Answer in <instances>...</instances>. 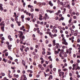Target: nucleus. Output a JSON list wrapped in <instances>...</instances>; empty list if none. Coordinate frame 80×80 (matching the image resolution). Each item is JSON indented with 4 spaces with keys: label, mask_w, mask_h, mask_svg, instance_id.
<instances>
[{
    "label": "nucleus",
    "mask_w": 80,
    "mask_h": 80,
    "mask_svg": "<svg viewBox=\"0 0 80 80\" xmlns=\"http://www.w3.org/2000/svg\"><path fill=\"white\" fill-rule=\"evenodd\" d=\"M19 33H20L19 36V37L20 38H22V39H25V36H22L23 35V32L21 31H19L18 32Z\"/></svg>",
    "instance_id": "obj_1"
},
{
    "label": "nucleus",
    "mask_w": 80,
    "mask_h": 80,
    "mask_svg": "<svg viewBox=\"0 0 80 80\" xmlns=\"http://www.w3.org/2000/svg\"><path fill=\"white\" fill-rule=\"evenodd\" d=\"M77 66H78V63H76V64H73L72 66L73 68H72V70H75V67H77Z\"/></svg>",
    "instance_id": "obj_2"
},
{
    "label": "nucleus",
    "mask_w": 80,
    "mask_h": 80,
    "mask_svg": "<svg viewBox=\"0 0 80 80\" xmlns=\"http://www.w3.org/2000/svg\"><path fill=\"white\" fill-rule=\"evenodd\" d=\"M62 44H64V45H68V43L66 42V39H65V40L63 42H62Z\"/></svg>",
    "instance_id": "obj_3"
},
{
    "label": "nucleus",
    "mask_w": 80,
    "mask_h": 80,
    "mask_svg": "<svg viewBox=\"0 0 80 80\" xmlns=\"http://www.w3.org/2000/svg\"><path fill=\"white\" fill-rule=\"evenodd\" d=\"M49 5H50L51 7H52L53 5L52 3V2L51 1H49L48 3Z\"/></svg>",
    "instance_id": "obj_4"
},
{
    "label": "nucleus",
    "mask_w": 80,
    "mask_h": 80,
    "mask_svg": "<svg viewBox=\"0 0 80 80\" xmlns=\"http://www.w3.org/2000/svg\"><path fill=\"white\" fill-rule=\"evenodd\" d=\"M23 39H23V38H20V40L21 41V42H20V43H21V44H22L23 42Z\"/></svg>",
    "instance_id": "obj_5"
},
{
    "label": "nucleus",
    "mask_w": 80,
    "mask_h": 80,
    "mask_svg": "<svg viewBox=\"0 0 80 80\" xmlns=\"http://www.w3.org/2000/svg\"><path fill=\"white\" fill-rule=\"evenodd\" d=\"M22 76L24 80H27V77H26V76L25 74L23 75Z\"/></svg>",
    "instance_id": "obj_6"
},
{
    "label": "nucleus",
    "mask_w": 80,
    "mask_h": 80,
    "mask_svg": "<svg viewBox=\"0 0 80 80\" xmlns=\"http://www.w3.org/2000/svg\"><path fill=\"white\" fill-rule=\"evenodd\" d=\"M45 17H46L47 18V19H49V18H50L49 17V16L48 15H47V13H45Z\"/></svg>",
    "instance_id": "obj_7"
},
{
    "label": "nucleus",
    "mask_w": 80,
    "mask_h": 80,
    "mask_svg": "<svg viewBox=\"0 0 80 80\" xmlns=\"http://www.w3.org/2000/svg\"><path fill=\"white\" fill-rule=\"evenodd\" d=\"M22 63L23 65H24V66L25 67V62L24 60H22Z\"/></svg>",
    "instance_id": "obj_8"
},
{
    "label": "nucleus",
    "mask_w": 80,
    "mask_h": 80,
    "mask_svg": "<svg viewBox=\"0 0 80 80\" xmlns=\"http://www.w3.org/2000/svg\"><path fill=\"white\" fill-rule=\"evenodd\" d=\"M77 55H78L77 56V58H80V54H79V53L78 52L76 54Z\"/></svg>",
    "instance_id": "obj_9"
},
{
    "label": "nucleus",
    "mask_w": 80,
    "mask_h": 80,
    "mask_svg": "<svg viewBox=\"0 0 80 80\" xmlns=\"http://www.w3.org/2000/svg\"><path fill=\"white\" fill-rule=\"evenodd\" d=\"M2 60L3 62H4L5 63H6V62H7L8 61V60L5 59V58H3Z\"/></svg>",
    "instance_id": "obj_10"
},
{
    "label": "nucleus",
    "mask_w": 80,
    "mask_h": 80,
    "mask_svg": "<svg viewBox=\"0 0 80 80\" xmlns=\"http://www.w3.org/2000/svg\"><path fill=\"white\" fill-rule=\"evenodd\" d=\"M51 54H52V53H51V52H47V55H51Z\"/></svg>",
    "instance_id": "obj_11"
},
{
    "label": "nucleus",
    "mask_w": 80,
    "mask_h": 80,
    "mask_svg": "<svg viewBox=\"0 0 80 80\" xmlns=\"http://www.w3.org/2000/svg\"><path fill=\"white\" fill-rule=\"evenodd\" d=\"M23 28H24V26H22V27L20 28V30H22Z\"/></svg>",
    "instance_id": "obj_12"
},
{
    "label": "nucleus",
    "mask_w": 80,
    "mask_h": 80,
    "mask_svg": "<svg viewBox=\"0 0 80 80\" xmlns=\"http://www.w3.org/2000/svg\"><path fill=\"white\" fill-rule=\"evenodd\" d=\"M40 11V10L39 9H37V8H35V11L36 12H39V11Z\"/></svg>",
    "instance_id": "obj_13"
},
{
    "label": "nucleus",
    "mask_w": 80,
    "mask_h": 80,
    "mask_svg": "<svg viewBox=\"0 0 80 80\" xmlns=\"http://www.w3.org/2000/svg\"><path fill=\"white\" fill-rule=\"evenodd\" d=\"M24 17H25L24 15H22L21 16V19H23V18H24Z\"/></svg>",
    "instance_id": "obj_14"
},
{
    "label": "nucleus",
    "mask_w": 80,
    "mask_h": 80,
    "mask_svg": "<svg viewBox=\"0 0 80 80\" xmlns=\"http://www.w3.org/2000/svg\"><path fill=\"white\" fill-rule=\"evenodd\" d=\"M15 17L16 18H15V21H17L18 20V18H17L18 17V16H17V17H16V16H15Z\"/></svg>",
    "instance_id": "obj_15"
},
{
    "label": "nucleus",
    "mask_w": 80,
    "mask_h": 80,
    "mask_svg": "<svg viewBox=\"0 0 80 80\" xmlns=\"http://www.w3.org/2000/svg\"><path fill=\"white\" fill-rule=\"evenodd\" d=\"M53 46H55V40L53 41Z\"/></svg>",
    "instance_id": "obj_16"
},
{
    "label": "nucleus",
    "mask_w": 80,
    "mask_h": 80,
    "mask_svg": "<svg viewBox=\"0 0 80 80\" xmlns=\"http://www.w3.org/2000/svg\"><path fill=\"white\" fill-rule=\"evenodd\" d=\"M27 20L28 21H30V18H26V20Z\"/></svg>",
    "instance_id": "obj_17"
},
{
    "label": "nucleus",
    "mask_w": 80,
    "mask_h": 80,
    "mask_svg": "<svg viewBox=\"0 0 80 80\" xmlns=\"http://www.w3.org/2000/svg\"><path fill=\"white\" fill-rule=\"evenodd\" d=\"M60 73L61 74V75H64V72H60Z\"/></svg>",
    "instance_id": "obj_18"
},
{
    "label": "nucleus",
    "mask_w": 80,
    "mask_h": 80,
    "mask_svg": "<svg viewBox=\"0 0 80 80\" xmlns=\"http://www.w3.org/2000/svg\"><path fill=\"white\" fill-rule=\"evenodd\" d=\"M10 4L12 6H13V4L12 2H10Z\"/></svg>",
    "instance_id": "obj_19"
},
{
    "label": "nucleus",
    "mask_w": 80,
    "mask_h": 80,
    "mask_svg": "<svg viewBox=\"0 0 80 80\" xmlns=\"http://www.w3.org/2000/svg\"><path fill=\"white\" fill-rule=\"evenodd\" d=\"M0 10L1 11H3V8L2 7H0Z\"/></svg>",
    "instance_id": "obj_20"
},
{
    "label": "nucleus",
    "mask_w": 80,
    "mask_h": 80,
    "mask_svg": "<svg viewBox=\"0 0 80 80\" xmlns=\"http://www.w3.org/2000/svg\"><path fill=\"white\" fill-rule=\"evenodd\" d=\"M8 76L9 77V78H12V76H11L10 75V74H8Z\"/></svg>",
    "instance_id": "obj_21"
},
{
    "label": "nucleus",
    "mask_w": 80,
    "mask_h": 80,
    "mask_svg": "<svg viewBox=\"0 0 80 80\" xmlns=\"http://www.w3.org/2000/svg\"><path fill=\"white\" fill-rule=\"evenodd\" d=\"M59 53V52H58V51H55V54H57L58 53Z\"/></svg>",
    "instance_id": "obj_22"
},
{
    "label": "nucleus",
    "mask_w": 80,
    "mask_h": 80,
    "mask_svg": "<svg viewBox=\"0 0 80 80\" xmlns=\"http://www.w3.org/2000/svg\"><path fill=\"white\" fill-rule=\"evenodd\" d=\"M42 5H46V3H45V2H43L42 3Z\"/></svg>",
    "instance_id": "obj_23"
},
{
    "label": "nucleus",
    "mask_w": 80,
    "mask_h": 80,
    "mask_svg": "<svg viewBox=\"0 0 80 80\" xmlns=\"http://www.w3.org/2000/svg\"><path fill=\"white\" fill-rule=\"evenodd\" d=\"M39 19L40 20H41V21H42V20H43V18H42L39 17Z\"/></svg>",
    "instance_id": "obj_24"
},
{
    "label": "nucleus",
    "mask_w": 80,
    "mask_h": 80,
    "mask_svg": "<svg viewBox=\"0 0 80 80\" xmlns=\"http://www.w3.org/2000/svg\"><path fill=\"white\" fill-rule=\"evenodd\" d=\"M8 63H12V61H10V60H8Z\"/></svg>",
    "instance_id": "obj_25"
},
{
    "label": "nucleus",
    "mask_w": 80,
    "mask_h": 80,
    "mask_svg": "<svg viewBox=\"0 0 80 80\" xmlns=\"http://www.w3.org/2000/svg\"><path fill=\"white\" fill-rule=\"evenodd\" d=\"M49 77L51 78V79H52V78H53V76L52 75H50Z\"/></svg>",
    "instance_id": "obj_26"
},
{
    "label": "nucleus",
    "mask_w": 80,
    "mask_h": 80,
    "mask_svg": "<svg viewBox=\"0 0 80 80\" xmlns=\"http://www.w3.org/2000/svg\"><path fill=\"white\" fill-rule=\"evenodd\" d=\"M59 4H60V5H63V2H60L59 3Z\"/></svg>",
    "instance_id": "obj_27"
},
{
    "label": "nucleus",
    "mask_w": 80,
    "mask_h": 80,
    "mask_svg": "<svg viewBox=\"0 0 80 80\" xmlns=\"http://www.w3.org/2000/svg\"><path fill=\"white\" fill-rule=\"evenodd\" d=\"M7 49H5L2 52L3 53H5V52H7Z\"/></svg>",
    "instance_id": "obj_28"
},
{
    "label": "nucleus",
    "mask_w": 80,
    "mask_h": 80,
    "mask_svg": "<svg viewBox=\"0 0 80 80\" xmlns=\"http://www.w3.org/2000/svg\"><path fill=\"white\" fill-rule=\"evenodd\" d=\"M49 67L50 68H52V67H53V66H52V64L50 65Z\"/></svg>",
    "instance_id": "obj_29"
},
{
    "label": "nucleus",
    "mask_w": 80,
    "mask_h": 80,
    "mask_svg": "<svg viewBox=\"0 0 80 80\" xmlns=\"http://www.w3.org/2000/svg\"><path fill=\"white\" fill-rule=\"evenodd\" d=\"M36 21V18H35V19H34L32 20L33 22H35V21Z\"/></svg>",
    "instance_id": "obj_30"
},
{
    "label": "nucleus",
    "mask_w": 80,
    "mask_h": 80,
    "mask_svg": "<svg viewBox=\"0 0 80 80\" xmlns=\"http://www.w3.org/2000/svg\"><path fill=\"white\" fill-rule=\"evenodd\" d=\"M38 67L39 68H42V65L41 64H39L38 65Z\"/></svg>",
    "instance_id": "obj_31"
},
{
    "label": "nucleus",
    "mask_w": 80,
    "mask_h": 80,
    "mask_svg": "<svg viewBox=\"0 0 80 80\" xmlns=\"http://www.w3.org/2000/svg\"><path fill=\"white\" fill-rule=\"evenodd\" d=\"M0 25H3V26H5V24L2 23V22H1Z\"/></svg>",
    "instance_id": "obj_32"
},
{
    "label": "nucleus",
    "mask_w": 80,
    "mask_h": 80,
    "mask_svg": "<svg viewBox=\"0 0 80 80\" xmlns=\"http://www.w3.org/2000/svg\"><path fill=\"white\" fill-rule=\"evenodd\" d=\"M8 52H6L5 53V56L7 57V56H8Z\"/></svg>",
    "instance_id": "obj_33"
},
{
    "label": "nucleus",
    "mask_w": 80,
    "mask_h": 80,
    "mask_svg": "<svg viewBox=\"0 0 80 80\" xmlns=\"http://www.w3.org/2000/svg\"><path fill=\"white\" fill-rule=\"evenodd\" d=\"M48 40H47L46 41V44H48Z\"/></svg>",
    "instance_id": "obj_34"
},
{
    "label": "nucleus",
    "mask_w": 80,
    "mask_h": 80,
    "mask_svg": "<svg viewBox=\"0 0 80 80\" xmlns=\"http://www.w3.org/2000/svg\"><path fill=\"white\" fill-rule=\"evenodd\" d=\"M71 19L72 18H71L69 20V23H71V22H72V20Z\"/></svg>",
    "instance_id": "obj_35"
},
{
    "label": "nucleus",
    "mask_w": 80,
    "mask_h": 80,
    "mask_svg": "<svg viewBox=\"0 0 80 80\" xmlns=\"http://www.w3.org/2000/svg\"><path fill=\"white\" fill-rule=\"evenodd\" d=\"M60 0H58L57 3H58V4H60Z\"/></svg>",
    "instance_id": "obj_36"
},
{
    "label": "nucleus",
    "mask_w": 80,
    "mask_h": 80,
    "mask_svg": "<svg viewBox=\"0 0 80 80\" xmlns=\"http://www.w3.org/2000/svg\"><path fill=\"white\" fill-rule=\"evenodd\" d=\"M50 71V69L48 68L47 70H46V72H49Z\"/></svg>",
    "instance_id": "obj_37"
},
{
    "label": "nucleus",
    "mask_w": 80,
    "mask_h": 80,
    "mask_svg": "<svg viewBox=\"0 0 80 80\" xmlns=\"http://www.w3.org/2000/svg\"><path fill=\"white\" fill-rule=\"evenodd\" d=\"M49 12L50 13H53V11H49Z\"/></svg>",
    "instance_id": "obj_38"
},
{
    "label": "nucleus",
    "mask_w": 80,
    "mask_h": 80,
    "mask_svg": "<svg viewBox=\"0 0 80 80\" xmlns=\"http://www.w3.org/2000/svg\"><path fill=\"white\" fill-rule=\"evenodd\" d=\"M11 19L12 22H14V19H13V18H11Z\"/></svg>",
    "instance_id": "obj_39"
},
{
    "label": "nucleus",
    "mask_w": 80,
    "mask_h": 80,
    "mask_svg": "<svg viewBox=\"0 0 80 80\" xmlns=\"http://www.w3.org/2000/svg\"><path fill=\"white\" fill-rule=\"evenodd\" d=\"M56 28V27H55V26H54L53 28V30H55Z\"/></svg>",
    "instance_id": "obj_40"
},
{
    "label": "nucleus",
    "mask_w": 80,
    "mask_h": 80,
    "mask_svg": "<svg viewBox=\"0 0 80 80\" xmlns=\"http://www.w3.org/2000/svg\"><path fill=\"white\" fill-rule=\"evenodd\" d=\"M42 55H44V54H45V52L43 51L42 52Z\"/></svg>",
    "instance_id": "obj_41"
},
{
    "label": "nucleus",
    "mask_w": 80,
    "mask_h": 80,
    "mask_svg": "<svg viewBox=\"0 0 80 80\" xmlns=\"http://www.w3.org/2000/svg\"><path fill=\"white\" fill-rule=\"evenodd\" d=\"M20 42V41L19 40V39H17V43H18L19 42Z\"/></svg>",
    "instance_id": "obj_42"
},
{
    "label": "nucleus",
    "mask_w": 80,
    "mask_h": 80,
    "mask_svg": "<svg viewBox=\"0 0 80 80\" xmlns=\"http://www.w3.org/2000/svg\"><path fill=\"white\" fill-rule=\"evenodd\" d=\"M67 6L69 9H70V5H69L68 4Z\"/></svg>",
    "instance_id": "obj_43"
},
{
    "label": "nucleus",
    "mask_w": 80,
    "mask_h": 80,
    "mask_svg": "<svg viewBox=\"0 0 80 80\" xmlns=\"http://www.w3.org/2000/svg\"><path fill=\"white\" fill-rule=\"evenodd\" d=\"M11 27L12 28H13L14 27H13V24H11Z\"/></svg>",
    "instance_id": "obj_44"
},
{
    "label": "nucleus",
    "mask_w": 80,
    "mask_h": 80,
    "mask_svg": "<svg viewBox=\"0 0 80 80\" xmlns=\"http://www.w3.org/2000/svg\"><path fill=\"white\" fill-rule=\"evenodd\" d=\"M61 20H64V18L63 17H61Z\"/></svg>",
    "instance_id": "obj_45"
},
{
    "label": "nucleus",
    "mask_w": 80,
    "mask_h": 80,
    "mask_svg": "<svg viewBox=\"0 0 80 80\" xmlns=\"http://www.w3.org/2000/svg\"><path fill=\"white\" fill-rule=\"evenodd\" d=\"M6 43L8 45H9V42H7Z\"/></svg>",
    "instance_id": "obj_46"
},
{
    "label": "nucleus",
    "mask_w": 80,
    "mask_h": 80,
    "mask_svg": "<svg viewBox=\"0 0 80 80\" xmlns=\"http://www.w3.org/2000/svg\"><path fill=\"white\" fill-rule=\"evenodd\" d=\"M80 40L79 39H78L77 40V42H78V43H80Z\"/></svg>",
    "instance_id": "obj_47"
},
{
    "label": "nucleus",
    "mask_w": 80,
    "mask_h": 80,
    "mask_svg": "<svg viewBox=\"0 0 80 80\" xmlns=\"http://www.w3.org/2000/svg\"><path fill=\"white\" fill-rule=\"evenodd\" d=\"M54 32H55V33H57V29H55L54 31Z\"/></svg>",
    "instance_id": "obj_48"
},
{
    "label": "nucleus",
    "mask_w": 80,
    "mask_h": 80,
    "mask_svg": "<svg viewBox=\"0 0 80 80\" xmlns=\"http://www.w3.org/2000/svg\"><path fill=\"white\" fill-rule=\"evenodd\" d=\"M22 73L23 74H25V70L23 71Z\"/></svg>",
    "instance_id": "obj_49"
},
{
    "label": "nucleus",
    "mask_w": 80,
    "mask_h": 80,
    "mask_svg": "<svg viewBox=\"0 0 80 80\" xmlns=\"http://www.w3.org/2000/svg\"><path fill=\"white\" fill-rule=\"evenodd\" d=\"M30 49L31 50H33V47H30Z\"/></svg>",
    "instance_id": "obj_50"
},
{
    "label": "nucleus",
    "mask_w": 80,
    "mask_h": 80,
    "mask_svg": "<svg viewBox=\"0 0 80 80\" xmlns=\"http://www.w3.org/2000/svg\"><path fill=\"white\" fill-rule=\"evenodd\" d=\"M20 49L21 51H22V52H23V49L22 48H20Z\"/></svg>",
    "instance_id": "obj_51"
},
{
    "label": "nucleus",
    "mask_w": 80,
    "mask_h": 80,
    "mask_svg": "<svg viewBox=\"0 0 80 80\" xmlns=\"http://www.w3.org/2000/svg\"><path fill=\"white\" fill-rule=\"evenodd\" d=\"M72 5L73 6H74V5H75V2H72Z\"/></svg>",
    "instance_id": "obj_52"
},
{
    "label": "nucleus",
    "mask_w": 80,
    "mask_h": 80,
    "mask_svg": "<svg viewBox=\"0 0 80 80\" xmlns=\"http://www.w3.org/2000/svg\"><path fill=\"white\" fill-rule=\"evenodd\" d=\"M56 62H58V60H59L58 58H56Z\"/></svg>",
    "instance_id": "obj_53"
},
{
    "label": "nucleus",
    "mask_w": 80,
    "mask_h": 80,
    "mask_svg": "<svg viewBox=\"0 0 80 80\" xmlns=\"http://www.w3.org/2000/svg\"><path fill=\"white\" fill-rule=\"evenodd\" d=\"M58 12L59 14H60V13H61V11H60V10H59L58 11Z\"/></svg>",
    "instance_id": "obj_54"
},
{
    "label": "nucleus",
    "mask_w": 80,
    "mask_h": 80,
    "mask_svg": "<svg viewBox=\"0 0 80 80\" xmlns=\"http://www.w3.org/2000/svg\"><path fill=\"white\" fill-rule=\"evenodd\" d=\"M29 75L30 77H32V74H29Z\"/></svg>",
    "instance_id": "obj_55"
},
{
    "label": "nucleus",
    "mask_w": 80,
    "mask_h": 80,
    "mask_svg": "<svg viewBox=\"0 0 80 80\" xmlns=\"http://www.w3.org/2000/svg\"><path fill=\"white\" fill-rule=\"evenodd\" d=\"M39 17L40 18H42L43 17V16L42 15H41V14H40Z\"/></svg>",
    "instance_id": "obj_56"
},
{
    "label": "nucleus",
    "mask_w": 80,
    "mask_h": 80,
    "mask_svg": "<svg viewBox=\"0 0 80 80\" xmlns=\"http://www.w3.org/2000/svg\"><path fill=\"white\" fill-rule=\"evenodd\" d=\"M32 54L33 55H36V53H35V52H32Z\"/></svg>",
    "instance_id": "obj_57"
},
{
    "label": "nucleus",
    "mask_w": 80,
    "mask_h": 80,
    "mask_svg": "<svg viewBox=\"0 0 80 80\" xmlns=\"http://www.w3.org/2000/svg\"><path fill=\"white\" fill-rule=\"evenodd\" d=\"M77 47H80V44H78L77 45Z\"/></svg>",
    "instance_id": "obj_58"
},
{
    "label": "nucleus",
    "mask_w": 80,
    "mask_h": 80,
    "mask_svg": "<svg viewBox=\"0 0 80 80\" xmlns=\"http://www.w3.org/2000/svg\"><path fill=\"white\" fill-rule=\"evenodd\" d=\"M36 58H38V55H36Z\"/></svg>",
    "instance_id": "obj_59"
},
{
    "label": "nucleus",
    "mask_w": 80,
    "mask_h": 80,
    "mask_svg": "<svg viewBox=\"0 0 80 80\" xmlns=\"http://www.w3.org/2000/svg\"><path fill=\"white\" fill-rule=\"evenodd\" d=\"M58 28H59V29L60 30H62V27L61 26H59Z\"/></svg>",
    "instance_id": "obj_60"
},
{
    "label": "nucleus",
    "mask_w": 80,
    "mask_h": 80,
    "mask_svg": "<svg viewBox=\"0 0 80 80\" xmlns=\"http://www.w3.org/2000/svg\"><path fill=\"white\" fill-rule=\"evenodd\" d=\"M66 53H67V54L68 53V49L66 50Z\"/></svg>",
    "instance_id": "obj_61"
},
{
    "label": "nucleus",
    "mask_w": 80,
    "mask_h": 80,
    "mask_svg": "<svg viewBox=\"0 0 80 80\" xmlns=\"http://www.w3.org/2000/svg\"><path fill=\"white\" fill-rule=\"evenodd\" d=\"M60 33H63V31L62 30V29H61L60 31Z\"/></svg>",
    "instance_id": "obj_62"
},
{
    "label": "nucleus",
    "mask_w": 80,
    "mask_h": 80,
    "mask_svg": "<svg viewBox=\"0 0 80 80\" xmlns=\"http://www.w3.org/2000/svg\"><path fill=\"white\" fill-rule=\"evenodd\" d=\"M69 76L70 77H72V74L71 73H69Z\"/></svg>",
    "instance_id": "obj_63"
},
{
    "label": "nucleus",
    "mask_w": 80,
    "mask_h": 80,
    "mask_svg": "<svg viewBox=\"0 0 80 80\" xmlns=\"http://www.w3.org/2000/svg\"><path fill=\"white\" fill-rule=\"evenodd\" d=\"M8 38H9V39H10V38H11V36L9 35L8 36Z\"/></svg>",
    "instance_id": "obj_64"
}]
</instances>
